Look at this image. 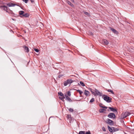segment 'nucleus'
<instances>
[{"mask_svg":"<svg viewBox=\"0 0 134 134\" xmlns=\"http://www.w3.org/2000/svg\"><path fill=\"white\" fill-rule=\"evenodd\" d=\"M103 96L104 97L103 98L104 100L107 102L109 103L111 102L112 98H110L104 94L103 95Z\"/></svg>","mask_w":134,"mask_h":134,"instance_id":"nucleus-1","label":"nucleus"},{"mask_svg":"<svg viewBox=\"0 0 134 134\" xmlns=\"http://www.w3.org/2000/svg\"><path fill=\"white\" fill-rule=\"evenodd\" d=\"M130 114V113L128 111L126 112L125 113L122 114L121 118H125L129 115Z\"/></svg>","mask_w":134,"mask_h":134,"instance_id":"nucleus-2","label":"nucleus"},{"mask_svg":"<svg viewBox=\"0 0 134 134\" xmlns=\"http://www.w3.org/2000/svg\"><path fill=\"white\" fill-rule=\"evenodd\" d=\"M105 122L109 124L110 125H113L114 124L113 121L109 119H107Z\"/></svg>","mask_w":134,"mask_h":134,"instance_id":"nucleus-3","label":"nucleus"},{"mask_svg":"<svg viewBox=\"0 0 134 134\" xmlns=\"http://www.w3.org/2000/svg\"><path fill=\"white\" fill-rule=\"evenodd\" d=\"M108 118H110L115 119V114L112 113H109L108 114Z\"/></svg>","mask_w":134,"mask_h":134,"instance_id":"nucleus-4","label":"nucleus"},{"mask_svg":"<svg viewBox=\"0 0 134 134\" xmlns=\"http://www.w3.org/2000/svg\"><path fill=\"white\" fill-rule=\"evenodd\" d=\"M94 92H95L96 94V95L95 96H96L97 95H99L100 96H101L102 95V93H100L99 91L98 90L96 89H95Z\"/></svg>","mask_w":134,"mask_h":134,"instance_id":"nucleus-5","label":"nucleus"},{"mask_svg":"<svg viewBox=\"0 0 134 134\" xmlns=\"http://www.w3.org/2000/svg\"><path fill=\"white\" fill-rule=\"evenodd\" d=\"M58 94L60 96H62V97H59V98L61 100H63L65 98V97L64 96L63 93L61 92H58Z\"/></svg>","mask_w":134,"mask_h":134,"instance_id":"nucleus-6","label":"nucleus"},{"mask_svg":"<svg viewBox=\"0 0 134 134\" xmlns=\"http://www.w3.org/2000/svg\"><path fill=\"white\" fill-rule=\"evenodd\" d=\"M108 108L110 109V111H112L114 112H117V110L115 109L113 107H108Z\"/></svg>","mask_w":134,"mask_h":134,"instance_id":"nucleus-7","label":"nucleus"},{"mask_svg":"<svg viewBox=\"0 0 134 134\" xmlns=\"http://www.w3.org/2000/svg\"><path fill=\"white\" fill-rule=\"evenodd\" d=\"M7 5L9 7H14L16 5H16V4L13 3H8L7 4Z\"/></svg>","mask_w":134,"mask_h":134,"instance_id":"nucleus-8","label":"nucleus"},{"mask_svg":"<svg viewBox=\"0 0 134 134\" xmlns=\"http://www.w3.org/2000/svg\"><path fill=\"white\" fill-rule=\"evenodd\" d=\"M1 8L3 10L7 12H8V7L7 6H1Z\"/></svg>","mask_w":134,"mask_h":134,"instance_id":"nucleus-9","label":"nucleus"},{"mask_svg":"<svg viewBox=\"0 0 134 134\" xmlns=\"http://www.w3.org/2000/svg\"><path fill=\"white\" fill-rule=\"evenodd\" d=\"M110 30L114 34H117L118 33V31L112 28H111Z\"/></svg>","mask_w":134,"mask_h":134,"instance_id":"nucleus-10","label":"nucleus"},{"mask_svg":"<svg viewBox=\"0 0 134 134\" xmlns=\"http://www.w3.org/2000/svg\"><path fill=\"white\" fill-rule=\"evenodd\" d=\"M90 94V92L88 91L85 90L84 94L86 96H88Z\"/></svg>","mask_w":134,"mask_h":134,"instance_id":"nucleus-11","label":"nucleus"},{"mask_svg":"<svg viewBox=\"0 0 134 134\" xmlns=\"http://www.w3.org/2000/svg\"><path fill=\"white\" fill-rule=\"evenodd\" d=\"M102 42L103 43H104V44L106 45H108L109 43V42L108 41L105 39L103 40L102 41Z\"/></svg>","mask_w":134,"mask_h":134,"instance_id":"nucleus-12","label":"nucleus"},{"mask_svg":"<svg viewBox=\"0 0 134 134\" xmlns=\"http://www.w3.org/2000/svg\"><path fill=\"white\" fill-rule=\"evenodd\" d=\"M65 96L66 97V100H67L70 102L72 101L71 99L67 95L65 94Z\"/></svg>","mask_w":134,"mask_h":134,"instance_id":"nucleus-13","label":"nucleus"},{"mask_svg":"<svg viewBox=\"0 0 134 134\" xmlns=\"http://www.w3.org/2000/svg\"><path fill=\"white\" fill-rule=\"evenodd\" d=\"M24 48L25 51V52H26L27 53L29 52V50L28 47L26 46H24Z\"/></svg>","mask_w":134,"mask_h":134,"instance_id":"nucleus-14","label":"nucleus"},{"mask_svg":"<svg viewBox=\"0 0 134 134\" xmlns=\"http://www.w3.org/2000/svg\"><path fill=\"white\" fill-rule=\"evenodd\" d=\"M66 81L68 84H70L74 82V81L73 80H72L71 79H68Z\"/></svg>","mask_w":134,"mask_h":134,"instance_id":"nucleus-15","label":"nucleus"},{"mask_svg":"<svg viewBox=\"0 0 134 134\" xmlns=\"http://www.w3.org/2000/svg\"><path fill=\"white\" fill-rule=\"evenodd\" d=\"M89 90L91 91L92 94H93L94 96L96 95L95 93L94 92V91L91 88H90Z\"/></svg>","mask_w":134,"mask_h":134,"instance_id":"nucleus-16","label":"nucleus"},{"mask_svg":"<svg viewBox=\"0 0 134 134\" xmlns=\"http://www.w3.org/2000/svg\"><path fill=\"white\" fill-rule=\"evenodd\" d=\"M67 3L68 4L70 5L72 7H74V5L72 4L70 1H67Z\"/></svg>","mask_w":134,"mask_h":134,"instance_id":"nucleus-17","label":"nucleus"},{"mask_svg":"<svg viewBox=\"0 0 134 134\" xmlns=\"http://www.w3.org/2000/svg\"><path fill=\"white\" fill-rule=\"evenodd\" d=\"M108 128L110 132H113V129L111 128L109 126H108Z\"/></svg>","mask_w":134,"mask_h":134,"instance_id":"nucleus-18","label":"nucleus"},{"mask_svg":"<svg viewBox=\"0 0 134 134\" xmlns=\"http://www.w3.org/2000/svg\"><path fill=\"white\" fill-rule=\"evenodd\" d=\"M23 16L25 17L26 18L28 17L29 16V15L28 13H26L24 14L22 16Z\"/></svg>","mask_w":134,"mask_h":134,"instance_id":"nucleus-19","label":"nucleus"},{"mask_svg":"<svg viewBox=\"0 0 134 134\" xmlns=\"http://www.w3.org/2000/svg\"><path fill=\"white\" fill-rule=\"evenodd\" d=\"M113 129V132L119 130V129L118 128H115L114 127H112Z\"/></svg>","mask_w":134,"mask_h":134,"instance_id":"nucleus-20","label":"nucleus"},{"mask_svg":"<svg viewBox=\"0 0 134 134\" xmlns=\"http://www.w3.org/2000/svg\"><path fill=\"white\" fill-rule=\"evenodd\" d=\"M105 110H106L105 109H100L99 110V112L100 113H103Z\"/></svg>","mask_w":134,"mask_h":134,"instance_id":"nucleus-21","label":"nucleus"},{"mask_svg":"<svg viewBox=\"0 0 134 134\" xmlns=\"http://www.w3.org/2000/svg\"><path fill=\"white\" fill-rule=\"evenodd\" d=\"M19 13L20 15H23L24 13V12L23 11H20L19 12Z\"/></svg>","mask_w":134,"mask_h":134,"instance_id":"nucleus-22","label":"nucleus"},{"mask_svg":"<svg viewBox=\"0 0 134 134\" xmlns=\"http://www.w3.org/2000/svg\"><path fill=\"white\" fill-rule=\"evenodd\" d=\"M107 91L109 92H111L113 94H114V93L113 91L110 89H108L107 90Z\"/></svg>","mask_w":134,"mask_h":134,"instance_id":"nucleus-23","label":"nucleus"},{"mask_svg":"<svg viewBox=\"0 0 134 134\" xmlns=\"http://www.w3.org/2000/svg\"><path fill=\"white\" fill-rule=\"evenodd\" d=\"M76 91L77 92L79 93L80 95H81L83 93V92L79 90H77Z\"/></svg>","mask_w":134,"mask_h":134,"instance_id":"nucleus-24","label":"nucleus"},{"mask_svg":"<svg viewBox=\"0 0 134 134\" xmlns=\"http://www.w3.org/2000/svg\"><path fill=\"white\" fill-rule=\"evenodd\" d=\"M95 100L94 98H92L90 101V103H92Z\"/></svg>","mask_w":134,"mask_h":134,"instance_id":"nucleus-25","label":"nucleus"},{"mask_svg":"<svg viewBox=\"0 0 134 134\" xmlns=\"http://www.w3.org/2000/svg\"><path fill=\"white\" fill-rule=\"evenodd\" d=\"M84 13L86 15H87L88 16H90V14L88 12H85Z\"/></svg>","mask_w":134,"mask_h":134,"instance_id":"nucleus-26","label":"nucleus"},{"mask_svg":"<svg viewBox=\"0 0 134 134\" xmlns=\"http://www.w3.org/2000/svg\"><path fill=\"white\" fill-rule=\"evenodd\" d=\"M80 84L83 87H84V86H85V84L82 81H80Z\"/></svg>","mask_w":134,"mask_h":134,"instance_id":"nucleus-27","label":"nucleus"},{"mask_svg":"<svg viewBox=\"0 0 134 134\" xmlns=\"http://www.w3.org/2000/svg\"><path fill=\"white\" fill-rule=\"evenodd\" d=\"M123 119V118H121V120H120V122L121 123H123V124H124V125H125V124L124 123V121Z\"/></svg>","mask_w":134,"mask_h":134,"instance_id":"nucleus-28","label":"nucleus"},{"mask_svg":"<svg viewBox=\"0 0 134 134\" xmlns=\"http://www.w3.org/2000/svg\"><path fill=\"white\" fill-rule=\"evenodd\" d=\"M68 83L67 82V81H64V85L65 86H66L68 84Z\"/></svg>","mask_w":134,"mask_h":134,"instance_id":"nucleus-29","label":"nucleus"},{"mask_svg":"<svg viewBox=\"0 0 134 134\" xmlns=\"http://www.w3.org/2000/svg\"><path fill=\"white\" fill-rule=\"evenodd\" d=\"M79 134H85V132L84 131H80L79 133Z\"/></svg>","mask_w":134,"mask_h":134,"instance_id":"nucleus-30","label":"nucleus"},{"mask_svg":"<svg viewBox=\"0 0 134 134\" xmlns=\"http://www.w3.org/2000/svg\"><path fill=\"white\" fill-rule=\"evenodd\" d=\"M69 110L70 112H72L74 111L73 109H72L71 108H70L69 109Z\"/></svg>","mask_w":134,"mask_h":134,"instance_id":"nucleus-31","label":"nucleus"},{"mask_svg":"<svg viewBox=\"0 0 134 134\" xmlns=\"http://www.w3.org/2000/svg\"><path fill=\"white\" fill-rule=\"evenodd\" d=\"M34 50L36 52H38L39 51V50L38 49L36 48H34Z\"/></svg>","mask_w":134,"mask_h":134,"instance_id":"nucleus-32","label":"nucleus"},{"mask_svg":"<svg viewBox=\"0 0 134 134\" xmlns=\"http://www.w3.org/2000/svg\"><path fill=\"white\" fill-rule=\"evenodd\" d=\"M67 94L69 96H71V93L70 91H68L67 93Z\"/></svg>","mask_w":134,"mask_h":134,"instance_id":"nucleus-33","label":"nucleus"},{"mask_svg":"<svg viewBox=\"0 0 134 134\" xmlns=\"http://www.w3.org/2000/svg\"><path fill=\"white\" fill-rule=\"evenodd\" d=\"M102 130L103 131H106V129L104 127V126L102 128Z\"/></svg>","mask_w":134,"mask_h":134,"instance_id":"nucleus-34","label":"nucleus"},{"mask_svg":"<svg viewBox=\"0 0 134 134\" xmlns=\"http://www.w3.org/2000/svg\"><path fill=\"white\" fill-rule=\"evenodd\" d=\"M23 1L25 2V3H27L28 0H22Z\"/></svg>","mask_w":134,"mask_h":134,"instance_id":"nucleus-35","label":"nucleus"},{"mask_svg":"<svg viewBox=\"0 0 134 134\" xmlns=\"http://www.w3.org/2000/svg\"><path fill=\"white\" fill-rule=\"evenodd\" d=\"M86 134H91L90 132V131H87L86 132Z\"/></svg>","mask_w":134,"mask_h":134,"instance_id":"nucleus-36","label":"nucleus"},{"mask_svg":"<svg viewBox=\"0 0 134 134\" xmlns=\"http://www.w3.org/2000/svg\"><path fill=\"white\" fill-rule=\"evenodd\" d=\"M63 76V75H59L58 76V77L59 78H60V77H61L62 76Z\"/></svg>","mask_w":134,"mask_h":134,"instance_id":"nucleus-37","label":"nucleus"},{"mask_svg":"<svg viewBox=\"0 0 134 134\" xmlns=\"http://www.w3.org/2000/svg\"><path fill=\"white\" fill-rule=\"evenodd\" d=\"M31 3H33L34 2V0H30Z\"/></svg>","mask_w":134,"mask_h":134,"instance_id":"nucleus-38","label":"nucleus"},{"mask_svg":"<svg viewBox=\"0 0 134 134\" xmlns=\"http://www.w3.org/2000/svg\"><path fill=\"white\" fill-rule=\"evenodd\" d=\"M107 107L106 106H104V108L105 109H107Z\"/></svg>","mask_w":134,"mask_h":134,"instance_id":"nucleus-39","label":"nucleus"},{"mask_svg":"<svg viewBox=\"0 0 134 134\" xmlns=\"http://www.w3.org/2000/svg\"><path fill=\"white\" fill-rule=\"evenodd\" d=\"M71 1L73 2V3H74V0H71Z\"/></svg>","mask_w":134,"mask_h":134,"instance_id":"nucleus-40","label":"nucleus"},{"mask_svg":"<svg viewBox=\"0 0 134 134\" xmlns=\"http://www.w3.org/2000/svg\"><path fill=\"white\" fill-rule=\"evenodd\" d=\"M102 104L99 105V106L100 107H102Z\"/></svg>","mask_w":134,"mask_h":134,"instance_id":"nucleus-41","label":"nucleus"},{"mask_svg":"<svg viewBox=\"0 0 134 134\" xmlns=\"http://www.w3.org/2000/svg\"><path fill=\"white\" fill-rule=\"evenodd\" d=\"M104 106H102V107H100V108H104Z\"/></svg>","mask_w":134,"mask_h":134,"instance_id":"nucleus-42","label":"nucleus"},{"mask_svg":"<svg viewBox=\"0 0 134 134\" xmlns=\"http://www.w3.org/2000/svg\"><path fill=\"white\" fill-rule=\"evenodd\" d=\"M122 125L123 126H125V125L124 124H123V123H122Z\"/></svg>","mask_w":134,"mask_h":134,"instance_id":"nucleus-43","label":"nucleus"},{"mask_svg":"<svg viewBox=\"0 0 134 134\" xmlns=\"http://www.w3.org/2000/svg\"><path fill=\"white\" fill-rule=\"evenodd\" d=\"M107 110H108V111H110V110H109V109H107Z\"/></svg>","mask_w":134,"mask_h":134,"instance_id":"nucleus-44","label":"nucleus"},{"mask_svg":"<svg viewBox=\"0 0 134 134\" xmlns=\"http://www.w3.org/2000/svg\"><path fill=\"white\" fill-rule=\"evenodd\" d=\"M91 35H93V34L92 33L91 34Z\"/></svg>","mask_w":134,"mask_h":134,"instance_id":"nucleus-45","label":"nucleus"},{"mask_svg":"<svg viewBox=\"0 0 134 134\" xmlns=\"http://www.w3.org/2000/svg\"><path fill=\"white\" fill-rule=\"evenodd\" d=\"M98 1H99V0H97Z\"/></svg>","mask_w":134,"mask_h":134,"instance_id":"nucleus-46","label":"nucleus"}]
</instances>
